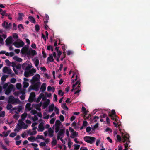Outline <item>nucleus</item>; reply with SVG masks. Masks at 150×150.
Returning a JSON list of instances; mask_svg holds the SVG:
<instances>
[{
    "mask_svg": "<svg viewBox=\"0 0 150 150\" xmlns=\"http://www.w3.org/2000/svg\"><path fill=\"white\" fill-rule=\"evenodd\" d=\"M74 146L75 147L74 148V149L75 150H78L79 149L80 147V145H77L76 144H75L74 145Z\"/></svg>",
    "mask_w": 150,
    "mask_h": 150,
    "instance_id": "nucleus-56",
    "label": "nucleus"
},
{
    "mask_svg": "<svg viewBox=\"0 0 150 150\" xmlns=\"http://www.w3.org/2000/svg\"><path fill=\"white\" fill-rule=\"evenodd\" d=\"M13 42V40L12 37L11 36H9L6 40V43L7 45L12 43Z\"/></svg>",
    "mask_w": 150,
    "mask_h": 150,
    "instance_id": "nucleus-12",
    "label": "nucleus"
},
{
    "mask_svg": "<svg viewBox=\"0 0 150 150\" xmlns=\"http://www.w3.org/2000/svg\"><path fill=\"white\" fill-rule=\"evenodd\" d=\"M17 134L16 133L12 132L9 135V136L11 137H13L15 136H16Z\"/></svg>",
    "mask_w": 150,
    "mask_h": 150,
    "instance_id": "nucleus-55",
    "label": "nucleus"
},
{
    "mask_svg": "<svg viewBox=\"0 0 150 150\" xmlns=\"http://www.w3.org/2000/svg\"><path fill=\"white\" fill-rule=\"evenodd\" d=\"M32 90H34V87L33 86H30L28 88V91L29 92H30Z\"/></svg>",
    "mask_w": 150,
    "mask_h": 150,
    "instance_id": "nucleus-59",
    "label": "nucleus"
},
{
    "mask_svg": "<svg viewBox=\"0 0 150 150\" xmlns=\"http://www.w3.org/2000/svg\"><path fill=\"white\" fill-rule=\"evenodd\" d=\"M28 19L32 23H35L36 21L34 17L31 16H30L28 17Z\"/></svg>",
    "mask_w": 150,
    "mask_h": 150,
    "instance_id": "nucleus-25",
    "label": "nucleus"
},
{
    "mask_svg": "<svg viewBox=\"0 0 150 150\" xmlns=\"http://www.w3.org/2000/svg\"><path fill=\"white\" fill-rule=\"evenodd\" d=\"M18 19L19 20H21L22 19V17L24 16V15L23 13H18Z\"/></svg>",
    "mask_w": 150,
    "mask_h": 150,
    "instance_id": "nucleus-43",
    "label": "nucleus"
},
{
    "mask_svg": "<svg viewBox=\"0 0 150 150\" xmlns=\"http://www.w3.org/2000/svg\"><path fill=\"white\" fill-rule=\"evenodd\" d=\"M95 139V138L93 137L86 136L84 137V140L86 142L92 144Z\"/></svg>",
    "mask_w": 150,
    "mask_h": 150,
    "instance_id": "nucleus-3",
    "label": "nucleus"
},
{
    "mask_svg": "<svg viewBox=\"0 0 150 150\" xmlns=\"http://www.w3.org/2000/svg\"><path fill=\"white\" fill-rule=\"evenodd\" d=\"M44 19L45 20L44 21V23H47L48 22V21L49 19V17L48 15L47 14H45L44 18Z\"/></svg>",
    "mask_w": 150,
    "mask_h": 150,
    "instance_id": "nucleus-20",
    "label": "nucleus"
},
{
    "mask_svg": "<svg viewBox=\"0 0 150 150\" xmlns=\"http://www.w3.org/2000/svg\"><path fill=\"white\" fill-rule=\"evenodd\" d=\"M82 111L84 115H86L87 114V112L86 109L83 106L82 108Z\"/></svg>",
    "mask_w": 150,
    "mask_h": 150,
    "instance_id": "nucleus-34",
    "label": "nucleus"
},
{
    "mask_svg": "<svg viewBox=\"0 0 150 150\" xmlns=\"http://www.w3.org/2000/svg\"><path fill=\"white\" fill-rule=\"evenodd\" d=\"M35 96V93L34 92H32L30 94V96L28 99V101L30 102L33 101L34 98Z\"/></svg>",
    "mask_w": 150,
    "mask_h": 150,
    "instance_id": "nucleus-11",
    "label": "nucleus"
},
{
    "mask_svg": "<svg viewBox=\"0 0 150 150\" xmlns=\"http://www.w3.org/2000/svg\"><path fill=\"white\" fill-rule=\"evenodd\" d=\"M48 132L49 133V136L51 137H52L54 136V131L51 128H50L48 130Z\"/></svg>",
    "mask_w": 150,
    "mask_h": 150,
    "instance_id": "nucleus-18",
    "label": "nucleus"
},
{
    "mask_svg": "<svg viewBox=\"0 0 150 150\" xmlns=\"http://www.w3.org/2000/svg\"><path fill=\"white\" fill-rule=\"evenodd\" d=\"M13 45L17 48H20L23 47L24 45V42L23 41H21L19 42L17 41H15L13 43Z\"/></svg>",
    "mask_w": 150,
    "mask_h": 150,
    "instance_id": "nucleus-5",
    "label": "nucleus"
},
{
    "mask_svg": "<svg viewBox=\"0 0 150 150\" xmlns=\"http://www.w3.org/2000/svg\"><path fill=\"white\" fill-rule=\"evenodd\" d=\"M50 102V100L49 99H47L46 101L43 103L42 106V108L45 109L47 108L49 105Z\"/></svg>",
    "mask_w": 150,
    "mask_h": 150,
    "instance_id": "nucleus-13",
    "label": "nucleus"
},
{
    "mask_svg": "<svg viewBox=\"0 0 150 150\" xmlns=\"http://www.w3.org/2000/svg\"><path fill=\"white\" fill-rule=\"evenodd\" d=\"M43 96V93H40L39 95V96L38 98L36 100V102L37 103H38L40 101L41 98L42 97V96Z\"/></svg>",
    "mask_w": 150,
    "mask_h": 150,
    "instance_id": "nucleus-29",
    "label": "nucleus"
},
{
    "mask_svg": "<svg viewBox=\"0 0 150 150\" xmlns=\"http://www.w3.org/2000/svg\"><path fill=\"white\" fill-rule=\"evenodd\" d=\"M128 135L127 134L126 136H122V137L124 139L123 142H126V143L124 144L125 146V149L124 150H128V144L130 143Z\"/></svg>",
    "mask_w": 150,
    "mask_h": 150,
    "instance_id": "nucleus-1",
    "label": "nucleus"
},
{
    "mask_svg": "<svg viewBox=\"0 0 150 150\" xmlns=\"http://www.w3.org/2000/svg\"><path fill=\"white\" fill-rule=\"evenodd\" d=\"M35 30L37 32H38L39 30H40V27L38 24H36L35 26Z\"/></svg>",
    "mask_w": 150,
    "mask_h": 150,
    "instance_id": "nucleus-45",
    "label": "nucleus"
},
{
    "mask_svg": "<svg viewBox=\"0 0 150 150\" xmlns=\"http://www.w3.org/2000/svg\"><path fill=\"white\" fill-rule=\"evenodd\" d=\"M31 104L30 103H27L26 105V107L27 108L29 111L31 110V108L30 107Z\"/></svg>",
    "mask_w": 150,
    "mask_h": 150,
    "instance_id": "nucleus-37",
    "label": "nucleus"
},
{
    "mask_svg": "<svg viewBox=\"0 0 150 150\" xmlns=\"http://www.w3.org/2000/svg\"><path fill=\"white\" fill-rule=\"evenodd\" d=\"M40 139L43 140H45L44 138L42 135H37L36 137V139Z\"/></svg>",
    "mask_w": 150,
    "mask_h": 150,
    "instance_id": "nucleus-52",
    "label": "nucleus"
},
{
    "mask_svg": "<svg viewBox=\"0 0 150 150\" xmlns=\"http://www.w3.org/2000/svg\"><path fill=\"white\" fill-rule=\"evenodd\" d=\"M8 77V75H4L3 76L1 77V81L3 82L5 81L6 79V78Z\"/></svg>",
    "mask_w": 150,
    "mask_h": 150,
    "instance_id": "nucleus-33",
    "label": "nucleus"
},
{
    "mask_svg": "<svg viewBox=\"0 0 150 150\" xmlns=\"http://www.w3.org/2000/svg\"><path fill=\"white\" fill-rule=\"evenodd\" d=\"M28 46L25 45L21 50V52L23 54H26L27 55V52L28 51Z\"/></svg>",
    "mask_w": 150,
    "mask_h": 150,
    "instance_id": "nucleus-8",
    "label": "nucleus"
},
{
    "mask_svg": "<svg viewBox=\"0 0 150 150\" xmlns=\"http://www.w3.org/2000/svg\"><path fill=\"white\" fill-rule=\"evenodd\" d=\"M39 63V60L38 59H36L34 62V64L35 65V66L37 67L38 66Z\"/></svg>",
    "mask_w": 150,
    "mask_h": 150,
    "instance_id": "nucleus-53",
    "label": "nucleus"
},
{
    "mask_svg": "<svg viewBox=\"0 0 150 150\" xmlns=\"http://www.w3.org/2000/svg\"><path fill=\"white\" fill-rule=\"evenodd\" d=\"M8 68L7 67H4L3 69V71L4 73H6L7 72Z\"/></svg>",
    "mask_w": 150,
    "mask_h": 150,
    "instance_id": "nucleus-44",
    "label": "nucleus"
},
{
    "mask_svg": "<svg viewBox=\"0 0 150 150\" xmlns=\"http://www.w3.org/2000/svg\"><path fill=\"white\" fill-rule=\"evenodd\" d=\"M13 59L17 62H21L22 61V59L18 57L17 56H15L13 57Z\"/></svg>",
    "mask_w": 150,
    "mask_h": 150,
    "instance_id": "nucleus-22",
    "label": "nucleus"
},
{
    "mask_svg": "<svg viewBox=\"0 0 150 150\" xmlns=\"http://www.w3.org/2000/svg\"><path fill=\"white\" fill-rule=\"evenodd\" d=\"M11 23H10L9 24H8V22H6V21H4L2 24V25L4 28L7 29L10 28Z\"/></svg>",
    "mask_w": 150,
    "mask_h": 150,
    "instance_id": "nucleus-10",
    "label": "nucleus"
},
{
    "mask_svg": "<svg viewBox=\"0 0 150 150\" xmlns=\"http://www.w3.org/2000/svg\"><path fill=\"white\" fill-rule=\"evenodd\" d=\"M60 126H55V132L57 133L59 132L60 129Z\"/></svg>",
    "mask_w": 150,
    "mask_h": 150,
    "instance_id": "nucleus-47",
    "label": "nucleus"
},
{
    "mask_svg": "<svg viewBox=\"0 0 150 150\" xmlns=\"http://www.w3.org/2000/svg\"><path fill=\"white\" fill-rule=\"evenodd\" d=\"M54 104L52 103L50 105L49 107V111L50 112H52L54 110Z\"/></svg>",
    "mask_w": 150,
    "mask_h": 150,
    "instance_id": "nucleus-23",
    "label": "nucleus"
},
{
    "mask_svg": "<svg viewBox=\"0 0 150 150\" xmlns=\"http://www.w3.org/2000/svg\"><path fill=\"white\" fill-rule=\"evenodd\" d=\"M44 123L43 122H41L40 123L38 126L39 129L38 131L40 132H42L44 130Z\"/></svg>",
    "mask_w": 150,
    "mask_h": 150,
    "instance_id": "nucleus-14",
    "label": "nucleus"
},
{
    "mask_svg": "<svg viewBox=\"0 0 150 150\" xmlns=\"http://www.w3.org/2000/svg\"><path fill=\"white\" fill-rule=\"evenodd\" d=\"M25 89H23L20 90V93L21 94H22L23 95H24L25 94Z\"/></svg>",
    "mask_w": 150,
    "mask_h": 150,
    "instance_id": "nucleus-61",
    "label": "nucleus"
},
{
    "mask_svg": "<svg viewBox=\"0 0 150 150\" xmlns=\"http://www.w3.org/2000/svg\"><path fill=\"white\" fill-rule=\"evenodd\" d=\"M40 76L38 74L34 76L32 78V79L30 81L32 84H34L35 82L38 81L40 79Z\"/></svg>",
    "mask_w": 150,
    "mask_h": 150,
    "instance_id": "nucleus-4",
    "label": "nucleus"
},
{
    "mask_svg": "<svg viewBox=\"0 0 150 150\" xmlns=\"http://www.w3.org/2000/svg\"><path fill=\"white\" fill-rule=\"evenodd\" d=\"M23 83V84L24 88H26L28 87L29 85V83L26 82L24 81Z\"/></svg>",
    "mask_w": 150,
    "mask_h": 150,
    "instance_id": "nucleus-41",
    "label": "nucleus"
},
{
    "mask_svg": "<svg viewBox=\"0 0 150 150\" xmlns=\"http://www.w3.org/2000/svg\"><path fill=\"white\" fill-rule=\"evenodd\" d=\"M16 81V79L14 78H12L10 80V82L11 83H14Z\"/></svg>",
    "mask_w": 150,
    "mask_h": 150,
    "instance_id": "nucleus-58",
    "label": "nucleus"
},
{
    "mask_svg": "<svg viewBox=\"0 0 150 150\" xmlns=\"http://www.w3.org/2000/svg\"><path fill=\"white\" fill-rule=\"evenodd\" d=\"M57 144V140L53 137L52 139V141L51 142V144L53 146H56Z\"/></svg>",
    "mask_w": 150,
    "mask_h": 150,
    "instance_id": "nucleus-28",
    "label": "nucleus"
},
{
    "mask_svg": "<svg viewBox=\"0 0 150 150\" xmlns=\"http://www.w3.org/2000/svg\"><path fill=\"white\" fill-rule=\"evenodd\" d=\"M37 54L36 52L34 50H32L30 48L27 52V55H31L33 56H34Z\"/></svg>",
    "mask_w": 150,
    "mask_h": 150,
    "instance_id": "nucleus-9",
    "label": "nucleus"
},
{
    "mask_svg": "<svg viewBox=\"0 0 150 150\" xmlns=\"http://www.w3.org/2000/svg\"><path fill=\"white\" fill-rule=\"evenodd\" d=\"M45 95L46 97H50L51 96V93H48L47 92H45Z\"/></svg>",
    "mask_w": 150,
    "mask_h": 150,
    "instance_id": "nucleus-50",
    "label": "nucleus"
},
{
    "mask_svg": "<svg viewBox=\"0 0 150 150\" xmlns=\"http://www.w3.org/2000/svg\"><path fill=\"white\" fill-rule=\"evenodd\" d=\"M27 113H24L21 115V117L22 120H24L27 117Z\"/></svg>",
    "mask_w": 150,
    "mask_h": 150,
    "instance_id": "nucleus-36",
    "label": "nucleus"
},
{
    "mask_svg": "<svg viewBox=\"0 0 150 150\" xmlns=\"http://www.w3.org/2000/svg\"><path fill=\"white\" fill-rule=\"evenodd\" d=\"M46 84L45 83H43L41 86L40 90H41L42 92V93H44L46 89Z\"/></svg>",
    "mask_w": 150,
    "mask_h": 150,
    "instance_id": "nucleus-19",
    "label": "nucleus"
},
{
    "mask_svg": "<svg viewBox=\"0 0 150 150\" xmlns=\"http://www.w3.org/2000/svg\"><path fill=\"white\" fill-rule=\"evenodd\" d=\"M42 54L43 58H46L47 57V55L45 53V51L44 50L42 51Z\"/></svg>",
    "mask_w": 150,
    "mask_h": 150,
    "instance_id": "nucleus-57",
    "label": "nucleus"
},
{
    "mask_svg": "<svg viewBox=\"0 0 150 150\" xmlns=\"http://www.w3.org/2000/svg\"><path fill=\"white\" fill-rule=\"evenodd\" d=\"M14 88L13 85L12 84L10 85L8 88L5 89V94L6 95H8L11 92Z\"/></svg>",
    "mask_w": 150,
    "mask_h": 150,
    "instance_id": "nucleus-6",
    "label": "nucleus"
},
{
    "mask_svg": "<svg viewBox=\"0 0 150 150\" xmlns=\"http://www.w3.org/2000/svg\"><path fill=\"white\" fill-rule=\"evenodd\" d=\"M127 134H128V136H129V134H125L124 133H122V138H121V136L119 135H117V140L119 142H120L121 141H122V142L124 143L123 141V140H124V139H123V138L122 137V136L124 135V136H126V135Z\"/></svg>",
    "mask_w": 150,
    "mask_h": 150,
    "instance_id": "nucleus-7",
    "label": "nucleus"
},
{
    "mask_svg": "<svg viewBox=\"0 0 150 150\" xmlns=\"http://www.w3.org/2000/svg\"><path fill=\"white\" fill-rule=\"evenodd\" d=\"M36 69H32L31 70L29 71L30 74H31V75H34V73L36 72Z\"/></svg>",
    "mask_w": 150,
    "mask_h": 150,
    "instance_id": "nucleus-39",
    "label": "nucleus"
},
{
    "mask_svg": "<svg viewBox=\"0 0 150 150\" xmlns=\"http://www.w3.org/2000/svg\"><path fill=\"white\" fill-rule=\"evenodd\" d=\"M55 119L54 118H52L50 121V123L51 124H53L54 123Z\"/></svg>",
    "mask_w": 150,
    "mask_h": 150,
    "instance_id": "nucleus-60",
    "label": "nucleus"
},
{
    "mask_svg": "<svg viewBox=\"0 0 150 150\" xmlns=\"http://www.w3.org/2000/svg\"><path fill=\"white\" fill-rule=\"evenodd\" d=\"M5 54L6 55V56H10L11 57L13 56L14 55V53L13 52H11L9 53L8 52L6 53V52H5Z\"/></svg>",
    "mask_w": 150,
    "mask_h": 150,
    "instance_id": "nucleus-31",
    "label": "nucleus"
},
{
    "mask_svg": "<svg viewBox=\"0 0 150 150\" xmlns=\"http://www.w3.org/2000/svg\"><path fill=\"white\" fill-rule=\"evenodd\" d=\"M30 74L29 71H25L24 73V76L25 77H28L30 76Z\"/></svg>",
    "mask_w": 150,
    "mask_h": 150,
    "instance_id": "nucleus-38",
    "label": "nucleus"
},
{
    "mask_svg": "<svg viewBox=\"0 0 150 150\" xmlns=\"http://www.w3.org/2000/svg\"><path fill=\"white\" fill-rule=\"evenodd\" d=\"M1 147L4 150H7V148L6 146H5L4 145L1 144Z\"/></svg>",
    "mask_w": 150,
    "mask_h": 150,
    "instance_id": "nucleus-64",
    "label": "nucleus"
},
{
    "mask_svg": "<svg viewBox=\"0 0 150 150\" xmlns=\"http://www.w3.org/2000/svg\"><path fill=\"white\" fill-rule=\"evenodd\" d=\"M60 126H55V132L57 133L59 132L60 129Z\"/></svg>",
    "mask_w": 150,
    "mask_h": 150,
    "instance_id": "nucleus-48",
    "label": "nucleus"
},
{
    "mask_svg": "<svg viewBox=\"0 0 150 150\" xmlns=\"http://www.w3.org/2000/svg\"><path fill=\"white\" fill-rule=\"evenodd\" d=\"M5 116V112L2 111L0 113V116L1 117H4Z\"/></svg>",
    "mask_w": 150,
    "mask_h": 150,
    "instance_id": "nucleus-54",
    "label": "nucleus"
},
{
    "mask_svg": "<svg viewBox=\"0 0 150 150\" xmlns=\"http://www.w3.org/2000/svg\"><path fill=\"white\" fill-rule=\"evenodd\" d=\"M28 139L31 142H34L36 141V138H35L33 136H30L28 138Z\"/></svg>",
    "mask_w": 150,
    "mask_h": 150,
    "instance_id": "nucleus-26",
    "label": "nucleus"
},
{
    "mask_svg": "<svg viewBox=\"0 0 150 150\" xmlns=\"http://www.w3.org/2000/svg\"><path fill=\"white\" fill-rule=\"evenodd\" d=\"M61 125V122L58 120H57L55 123V126H60Z\"/></svg>",
    "mask_w": 150,
    "mask_h": 150,
    "instance_id": "nucleus-35",
    "label": "nucleus"
},
{
    "mask_svg": "<svg viewBox=\"0 0 150 150\" xmlns=\"http://www.w3.org/2000/svg\"><path fill=\"white\" fill-rule=\"evenodd\" d=\"M22 128V127L20 124H18L16 125V128L14 129V131L15 132L17 131V132H18L19 131L20 129Z\"/></svg>",
    "mask_w": 150,
    "mask_h": 150,
    "instance_id": "nucleus-21",
    "label": "nucleus"
},
{
    "mask_svg": "<svg viewBox=\"0 0 150 150\" xmlns=\"http://www.w3.org/2000/svg\"><path fill=\"white\" fill-rule=\"evenodd\" d=\"M65 132V129H60L59 131V132H58L57 134L59 135L60 136H62Z\"/></svg>",
    "mask_w": 150,
    "mask_h": 150,
    "instance_id": "nucleus-27",
    "label": "nucleus"
},
{
    "mask_svg": "<svg viewBox=\"0 0 150 150\" xmlns=\"http://www.w3.org/2000/svg\"><path fill=\"white\" fill-rule=\"evenodd\" d=\"M59 119L62 122H63L64 120V117L63 116L61 115L59 116Z\"/></svg>",
    "mask_w": 150,
    "mask_h": 150,
    "instance_id": "nucleus-62",
    "label": "nucleus"
},
{
    "mask_svg": "<svg viewBox=\"0 0 150 150\" xmlns=\"http://www.w3.org/2000/svg\"><path fill=\"white\" fill-rule=\"evenodd\" d=\"M63 106L62 105V107L63 108L66 110H68V108L67 107V105L66 103H64L63 104Z\"/></svg>",
    "mask_w": 150,
    "mask_h": 150,
    "instance_id": "nucleus-51",
    "label": "nucleus"
},
{
    "mask_svg": "<svg viewBox=\"0 0 150 150\" xmlns=\"http://www.w3.org/2000/svg\"><path fill=\"white\" fill-rule=\"evenodd\" d=\"M78 135V133L76 131H74L73 132L71 135L70 136L71 138H74L75 137H76Z\"/></svg>",
    "mask_w": 150,
    "mask_h": 150,
    "instance_id": "nucleus-24",
    "label": "nucleus"
},
{
    "mask_svg": "<svg viewBox=\"0 0 150 150\" xmlns=\"http://www.w3.org/2000/svg\"><path fill=\"white\" fill-rule=\"evenodd\" d=\"M13 107V106L11 104L8 103L6 107V108L8 110H10L11 109V108Z\"/></svg>",
    "mask_w": 150,
    "mask_h": 150,
    "instance_id": "nucleus-40",
    "label": "nucleus"
},
{
    "mask_svg": "<svg viewBox=\"0 0 150 150\" xmlns=\"http://www.w3.org/2000/svg\"><path fill=\"white\" fill-rule=\"evenodd\" d=\"M8 87V83H6L4 84L3 86V89L4 90L6 89Z\"/></svg>",
    "mask_w": 150,
    "mask_h": 150,
    "instance_id": "nucleus-63",
    "label": "nucleus"
},
{
    "mask_svg": "<svg viewBox=\"0 0 150 150\" xmlns=\"http://www.w3.org/2000/svg\"><path fill=\"white\" fill-rule=\"evenodd\" d=\"M49 56L47 59V62L48 63L54 62V59L53 55L52 54H49Z\"/></svg>",
    "mask_w": 150,
    "mask_h": 150,
    "instance_id": "nucleus-16",
    "label": "nucleus"
},
{
    "mask_svg": "<svg viewBox=\"0 0 150 150\" xmlns=\"http://www.w3.org/2000/svg\"><path fill=\"white\" fill-rule=\"evenodd\" d=\"M32 66L30 64H28L25 68V70L26 71H30Z\"/></svg>",
    "mask_w": 150,
    "mask_h": 150,
    "instance_id": "nucleus-42",
    "label": "nucleus"
},
{
    "mask_svg": "<svg viewBox=\"0 0 150 150\" xmlns=\"http://www.w3.org/2000/svg\"><path fill=\"white\" fill-rule=\"evenodd\" d=\"M80 79H79L78 81H77L75 83V84H73L72 86V88H74L77 85H78V86H77V88H76L75 89H77L78 88H79L80 87V85H81L80 84Z\"/></svg>",
    "mask_w": 150,
    "mask_h": 150,
    "instance_id": "nucleus-17",
    "label": "nucleus"
},
{
    "mask_svg": "<svg viewBox=\"0 0 150 150\" xmlns=\"http://www.w3.org/2000/svg\"><path fill=\"white\" fill-rule=\"evenodd\" d=\"M8 102L13 104L15 103L20 104L21 103L20 100L18 98H15L13 96H10L9 98Z\"/></svg>",
    "mask_w": 150,
    "mask_h": 150,
    "instance_id": "nucleus-2",
    "label": "nucleus"
},
{
    "mask_svg": "<svg viewBox=\"0 0 150 150\" xmlns=\"http://www.w3.org/2000/svg\"><path fill=\"white\" fill-rule=\"evenodd\" d=\"M33 106L36 108L37 110L38 111H40L41 110L40 107H39L38 105L36 104L35 105H33Z\"/></svg>",
    "mask_w": 150,
    "mask_h": 150,
    "instance_id": "nucleus-32",
    "label": "nucleus"
},
{
    "mask_svg": "<svg viewBox=\"0 0 150 150\" xmlns=\"http://www.w3.org/2000/svg\"><path fill=\"white\" fill-rule=\"evenodd\" d=\"M22 109V106H19L17 108L18 112L15 111V112L18 114Z\"/></svg>",
    "mask_w": 150,
    "mask_h": 150,
    "instance_id": "nucleus-30",
    "label": "nucleus"
},
{
    "mask_svg": "<svg viewBox=\"0 0 150 150\" xmlns=\"http://www.w3.org/2000/svg\"><path fill=\"white\" fill-rule=\"evenodd\" d=\"M64 93L62 92V91L61 90H59L58 91V94L59 95H61V96H62L64 94Z\"/></svg>",
    "mask_w": 150,
    "mask_h": 150,
    "instance_id": "nucleus-46",
    "label": "nucleus"
},
{
    "mask_svg": "<svg viewBox=\"0 0 150 150\" xmlns=\"http://www.w3.org/2000/svg\"><path fill=\"white\" fill-rule=\"evenodd\" d=\"M16 87L18 89H21V85L20 83H18L16 85Z\"/></svg>",
    "mask_w": 150,
    "mask_h": 150,
    "instance_id": "nucleus-49",
    "label": "nucleus"
},
{
    "mask_svg": "<svg viewBox=\"0 0 150 150\" xmlns=\"http://www.w3.org/2000/svg\"><path fill=\"white\" fill-rule=\"evenodd\" d=\"M33 84V86L34 87V90L36 91H37L39 90V88L40 84V82H38L35 83H34Z\"/></svg>",
    "mask_w": 150,
    "mask_h": 150,
    "instance_id": "nucleus-15",
    "label": "nucleus"
}]
</instances>
